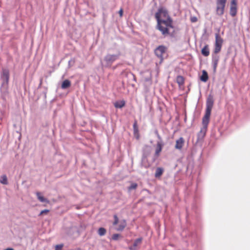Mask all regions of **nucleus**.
I'll list each match as a JSON object with an SVG mask.
<instances>
[{
  "label": "nucleus",
  "mask_w": 250,
  "mask_h": 250,
  "mask_svg": "<svg viewBox=\"0 0 250 250\" xmlns=\"http://www.w3.org/2000/svg\"><path fill=\"white\" fill-rule=\"evenodd\" d=\"M36 195H37V198H38V200L41 202L46 203H49V201L46 198H44L43 196H42L40 192H37L36 193Z\"/></svg>",
  "instance_id": "ddd939ff"
},
{
  "label": "nucleus",
  "mask_w": 250,
  "mask_h": 250,
  "mask_svg": "<svg viewBox=\"0 0 250 250\" xmlns=\"http://www.w3.org/2000/svg\"><path fill=\"white\" fill-rule=\"evenodd\" d=\"M63 245H58L56 246L55 250H62Z\"/></svg>",
  "instance_id": "a878e982"
},
{
  "label": "nucleus",
  "mask_w": 250,
  "mask_h": 250,
  "mask_svg": "<svg viewBox=\"0 0 250 250\" xmlns=\"http://www.w3.org/2000/svg\"><path fill=\"white\" fill-rule=\"evenodd\" d=\"M120 236L119 234H114L112 235V238L114 240H117Z\"/></svg>",
  "instance_id": "393cba45"
},
{
  "label": "nucleus",
  "mask_w": 250,
  "mask_h": 250,
  "mask_svg": "<svg viewBox=\"0 0 250 250\" xmlns=\"http://www.w3.org/2000/svg\"><path fill=\"white\" fill-rule=\"evenodd\" d=\"M4 250H14L13 248H9Z\"/></svg>",
  "instance_id": "7c9ffc66"
},
{
  "label": "nucleus",
  "mask_w": 250,
  "mask_h": 250,
  "mask_svg": "<svg viewBox=\"0 0 250 250\" xmlns=\"http://www.w3.org/2000/svg\"><path fill=\"white\" fill-rule=\"evenodd\" d=\"M126 226V223L125 220L121 222L118 226V227L116 228V229L118 231H121L124 229Z\"/></svg>",
  "instance_id": "f3484780"
},
{
  "label": "nucleus",
  "mask_w": 250,
  "mask_h": 250,
  "mask_svg": "<svg viewBox=\"0 0 250 250\" xmlns=\"http://www.w3.org/2000/svg\"><path fill=\"white\" fill-rule=\"evenodd\" d=\"M202 82H206L208 80V75L207 72L205 70H203L202 72V75L200 78Z\"/></svg>",
  "instance_id": "2eb2a0df"
},
{
  "label": "nucleus",
  "mask_w": 250,
  "mask_h": 250,
  "mask_svg": "<svg viewBox=\"0 0 250 250\" xmlns=\"http://www.w3.org/2000/svg\"><path fill=\"white\" fill-rule=\"evenodd\" d=\"M98 233L100 236H104L105 235V234L106 233V230L104 228H100L98 229Z\"/></svg>",
  "instance_id": "5701e85b"
},
{
  "label": "nucleus",
  "mask_w": 250,
  "mask_h": 250,
  "mask_svg": "<svg viewBox=\"0 0 250 250\" xmlns=\"http://www.w3.org/2000/svg\"><path fill=\"white\" fill-rule=\"evenodd\" d=\"M184 144V140L182 137L176 140L175 148L177 149L180 150L183 146Z\"/></svg>",
  "instance_id": "f8f14e48"
},
{
  "label": "nucleus",
  "mask_w": 250,
  "mask_h": 250,
  "mask_svg": "<svg viewBox=\"0 0 250 250\" xmlns=\"http://www.w3.org/2000/svg\"><path fill=\"white\" fill-rule=\"evenodd\" d=\"M163 172V169L161 167H158L156 168V172L155 173V177H160Z\"/></svg>",
  "instance_id": "6ab92c4d"
},
{
  "label": "nucleus",
  "mask_w": 250,
  "mask_h": 250,
  "mask_svg": "<svg viewBox=\"0 0 250 250\" xmlns=\"http://www.w3.org/2000/svg\"><path fill=\"white\" fill-rule=\"evenodd\" d=\"M1 78L2 80V85L3 86H6L8 84L9 78V73L8 70L6 69H2L1 74Z\"/></svg>",
  "instance_id": "0eeeda50"
},
{
  "label": "nucleus",
  "mask_w": 250,
  "mask_h": 250,
  "mask_svg": "<svg viewBox=\"0 0 250 250\" xmlns=\"http://www.w3.org/2000/svg\"><path fill=\"white\" fill-rule=\"evenodd\" d=\"M120 54H107L104 58L103 66L105 67L110 66L112 63L119 59Z\"/></svg>",
  "instance_id": "7ed1b4c3"
},
{
  "label": "nucleus",
  "mask_w": 250,
  "mask_h": 250,
  "mask_svg": "<svg viewBox=\"0 0 250 250\" xmlns=\"http://www.w3.org/2000/svg\"><path fill=\"white\" fill-rule=\"evenodd\" d=\"M176 81L179 85H182L184 83V79L181 76H178L177 77Z\"/></svg>",
  "instance_id": "4be33fe9"
},
{
  "label": "nucleus",
  "mask_w": 250,
  "mask_h": 250,
  "mask_svg": "<svg viewBox=\"0 0 250 250\" xmlns=\"http://www.w3.org/2000/svg\"><path fill=\"white\" fill-rule=\"evenodd\" d=\"M146 147H147V148H149V146H146Z\"/></svg>",
  "instance_id": "2f4dec72"
},
{
  "label": "nucleus",
  "mask_w": 250,
  "mask_h": 250,
  "mask_svg": "<svg viewBox=\"0 0 250 250\" xmlns=\"http://www.w3.org/2000/svg\"><path fill=\"white\" fill-rule=\"evenodd\" d=\"M190 21L192 22H195L197 21V18L195 17V16H193V17H191L190 18Z\"/></svg>",
  "instance_id": "bb28decb"
},
{
  "label": "nucleus",
  "mask_w": 250,
  "mask_h": 250,
  "mask_svg": "<svg viewBox=\"0 0 250 250\" xmlns=\"http://www.w3.org/2000/svg\"><path fill=\"white\" fill-rule=\"evenodd\" d=\"M227 0H216V14L219 16H222L225 11Z\"/></svg>",
  "instance_id": "20e7f679"
},
{
  "label": "nucleus",
  "mask_w": 250,
  "mask_h": 250,
  "mask_svg": "<svg viewBox=\"0 0 250 250\" xmlns=\"http://www.w3.org/2000/svg\"><path fill=\"white\" fill-rule=\"evenodd\" d=\"M162 146L160 142H158L157 144V147L155 151V155H158L160 152L162 150Z\"/></svg>",
  "instance_id": "412c9836"
},
{
  "label": "nucleus",
  "mask_w": 250,
  "mask_h": 250,
  "mask_svg": "<svg viewBox=\"0 0 250 250\" xmlns=\"http://www.w3.org/2000/svg\"><path fill=\"white\" fill-rule=\"evenodd\" d=\"M142 241V238H139L135 240L132 245L129 247L130 250H136L138 248V246L141 244Z\"/></svg>",
  "instance_id": "9b49d317"
},
{
  "label": "nucleus",
  "mask_w": 250,
  "mask_h": 250,
  "mask_svg": "<svg viewBox=\"0 0 250 250\" xmlns=\"http://www.w3.org/2000/svg\"><path fill=\"white\" fill-rule=\"evenodd\" d=\"M114 221L113 222V225H117L118 224V217H117V216L116 215H114Z\"/></svg>",
  "instance_id": "cd10ccee"
},
{
  "label": "nucleus",
  "mask_w": 250,
  "mask_h": 250,
  "mask_svg": "<svg viewBox=\"0 0 250 250\" xmlns=\"http://www.w3.org/2000/svg\"><path fill=\"white\" fill-rule=\"evenodd\" d=\"M71 83L68 80H64L62 84V88L66 89L70 86Z\"/></svg>",
  "instance_id": "dca6fc26"
},
{
  "label": "nucleus",
  "mask_w": 250,
  "mask_h": 250,
  "mask_svg": "<svg viewBox=\"0 0 250 250\" xmlns=\"http://www.w3.org/2000/svg\"><path fill=\"white\" fill-rule=\"evenodd\" d=\"M219 60V57L217 55H213L212 59V64L213 66V72L215 73L216 71L218 63Z\"/></svg>",
  "instance_id": "9d476101"
},
{
  "label": "nucleus",
  "mask_w": 250,
  "mask_h": 250,
  "mask_svg": "<svg viewBox=\"0 0 250 250\" xmlns=\"http://www.w3.org/2000/svg\"><path fill=\"white\" fill-rule=\"evenodd\" d=\"M137 187V184H136V183H132L131 184V185H130V186L129 187H128V189L129 190H131L132 189H135Z\"/></svg>",
  "instance_id": "b1692460"
},
{
  "label": "nucleus",
  "mask_w": 250,
  "mask_h": 250,
  "mask_svg": "<svg viewBox=\"0 0 250 250\" xmlns=\"http://www.w3.org/2000/svg\"><path fill=\"white\" fill-rule=\"evenodd\" d=\"M223 42V39L220 36L219 34H215V42L214 50V53L217 54L220 51Z\"/></svg>",
  "instance_id": "423d86ee"
},
{
  "label": "nucleus",
  "mask_w": 250,
  "mask_h": 250,
  "mask_svg": "<svg viewBox=\"0 0 250 250\" xmlns=\"http://www.w3.org/2000/svg\"><path fill=\"white\" fill-rule=\"evenodd\" d=\"M155 18L157 21V28L163 35L168 34L169 29L172 27V21L167 10L164 7L159 8L155 14Z\"/></svg>",
  "instance_id": "f257e3e1"
},
{
  "label": "nucleus",
  "mask_w": 250,
  "mask_h": 250,
  "mask_svg": "<svg viewBox=\"0 0 250 250\" xmlns=\"http://www.w3.org/2000/svg\"><path fill=\"white\" fill-rule=\"evenodd\" d=\"M78 231L77 228L72 224L65 226L62 229V233L66 236H72Z\"/></svg>",
  "instance_id": "39448f33"
},
{
  "label": "nucleus",
  "mask_w": 250,
  "mask_h": 250,
  "mask_svg": "<svg viewBox=\"0 0 250 250\" xmlns=\"http://www.w3.org/2000/svg\"><path fill=\"white\" fill-rule=\"evenodd\" d=\"M165 51L166 48L164 46H159L155 49V53L157 57L161 58Z\"/></svg>",
  "instance_id": "1a4fd4ad"
},
{
  "label": "nucleus",
  "mask_w": 250,
  "mask_h": 250,
  "mask_svg": "<svg viewBox=\"0 0 250 250\" xmlns=\"http://www.w3.org/2000/svg\"><path fill=\"white\" fill-rule=\"evenodd\" d=\"M202 54L205 57L208 56L209 54V49L208 45L205 46L202 49Z\"/></svg>",
  "instance_id": "4468645a"
},
{
  "label": "nucleus",
  "mask_w": 250,
  "mask_h": 250,
  "mask_svg": "<svg viewBox=\"0 0 250 250\" xmlns=\"http://www.w3.org/2000/svg\"><path fill=\"white\" fill-rule=\"evenodd\" d=\"M0 183L3 185L8 184L7 178L5 175H3L1 176L0 179Z\"/></svg>",
  "instance_id": "aec40b11"
},
{
  "label": "nucleus",
  "mask_w": 250,
  "mask_h": 250,
  "mask_svg": "<svg viewBox=\"0 0 250 250\" xmlns=\"http://www.w3.org/2000/svg\"><path fill=\"white\" fill-rule=\"evenodd\" d=\"M49 212L48 209H44L43 210H42L40 213V215H43L44 213H47Z\"/></svg>",
  "instance_id": "c85d7f7f"
},
{
  "label": "nucleus",
  "mask_w": 250,
  "mask_h": 250,
  "mask_svg": "<svg viewBox=\"0 0 250 250\" xmlns=\"http://www.w3.org/2000/svg\"><path fill=\"white\" fill-rule=\"evenodd\" d=\"M125 105V102L124 101L116 102L114 104V106L116 108H121L124 106Z\"/></svg>",
  "instance_id": "a211bd4d"
},
{
  "label": "nucleus",
  "mask_w": 250,
  "mask_h": 250,
  "mask_svg": "<svg viewBox=\"0 0 250 250\" xmlns=\"http://www.w3.org/2000/svg\"><path fill=\"white\" fill-rule=\"evenodd\" d=\"M237 14V1L236 0H231L230 2V15L232 17H234Z\"/></svg>",
  "instance_id": "6e6552de"
},
{
  "label": "nucleus",
  "mask_w": 250,
  "mask_h": 250,
  "mask_svg": "<svg viewBox=\"0 0 250 250\" xmlns=\"http://www.w3.org/2000/svg\"><path fill=\"white\" fill-rule=\"evenodd\" d=\"M119 14L120 16V17H122L123 16V10L122 9H121L119 11Z\"/></svg>",
  "instance_id": "c756f323"
},
{
  "label": "nucleus",
  "mask_w": 250,
  "mask_h": 250,
  "mask_svg": "<svg viewBox=\"0 0 250 250\" xmlns=\"http://www.w3.org/2000/svg\"><path fill=\"white\" fill-rule=\"evenodd\" d=\"M213 103V96L210 94L208 96L207 99L206 112L202 119L203 126L197 135L198 140L202 139L206 134Z\"/></svg>",
  "instance_id": "f03ea898"
}]
</instances>
